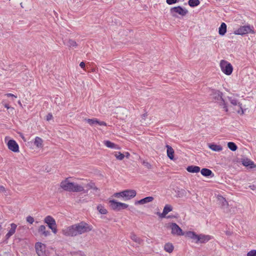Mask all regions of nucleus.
Wrapping results in <instances>:
<instances>
[{"mask_svg": "<svg viewBox=\"0 0 256 256\" xmlns=\"http://www.w3.org/2000/svg\"><path fill=\"white\" fill-rule=\"evenodd\" d=\"M92 226L84 222L74 224L62 230V234L66 236H76L91 231Z\"/></svg>", "mask_w": 256, "mask_h": 256, "instance_id": "1", "label": "nucleus"}, {"mask_svg": "<svg viewBox=\"0 0 256 256\" xmlns=\"http://www.w3.org/2000/svg\"><path fill=\"white\" fill-rule=\"evenodd\" d=\"M69 178L62 180L60 184V186L64 190L70 192H81L84 190V188L76 183L71 182L68 180Z\"/></svg>", "mask_w": 256, "mask_h": 256, "instance_id": "2", "label": "nucleus"}, {"mask_svg": "<svg viewBox=\"0 0 256 256\" xmlns=\"http://www.w3.org/2000/svg\"><path fill=\"white\" fill-rule=\"evenodd\" d=\"M136 192L134 190H126L114 194L115 196L124 198V200H129L136 196Z\"/></svg>", "mask_w": 256, "mask_h": 256, "instance_id": "3", "label": "nucleus"}, {"mask_svg": "<svg viewBox=\"0 0 256 256\" xmlns=\"http://www.w3.org/2000/svg\"><path fill=\"white\" fill-rule=\"evenodd\" d=\"M210 96H211L212 98L216 100H221L222 104H220V105L223 106V108L226 112H227L228 111V107L222 98V93L220 91L212 89L210 90Z\"/></svg>", "mask_w": 256, "mask_h": 256, "instance_id": "4", "label": "nucleus"}, {"mask_svg": "<svg viewBox=\"0 0 256 256\" xmlns=\"http://www.w3.org/2000/svg\"><path fill=\"white\" fill-rule=\"evenodd\" d=\"M220 66L222 71L226 75H230L233 70L232 65L224 60H222L220 62Z\"/></svg>", "mask_w": 256, "mask_h": 256, "instance_id": "5", "label": "nucleus"}, {"mask_svg": "<svg viewBox=\"0 0 256 256\" xmlns=\"http://www.w3.org/2000/svg\"><path fill=\"white\" fill-rule=\"evenodd\" d=\"M44 222L48 224V228L52 230L54 234H56L57 228L56 222L52 216H46L44 219Z\"/></svg>", "mask_w": 256, "mask_h": 256, "instance_id": "6", "label": "nucleus"}, {"mask_svg": "<svg viewBox=\"0 0 256 256\" xmlns=\"http://www.w3.org/2000/svg\"><path fill=\"white\" fill-rule=\"evenodd\" d=\"M109 202L110 204V206L114 210L119 211L122 210L126 209L128 207L127 204L118 202L115 200H110Z\"/></svg>", "mask_w": 256, "mask_h": 256, "instance_id": "7", "label": "nucleus"}, {"mask_svg": "<svg viewBox=\"0 0 256 256\" xmlns=\"http://www.w3.org/2000/svg\"><path fill=\"white\" fill-rule=\"evenodd\" d=\"M114 156L119 160H122L124 157H126V158L127 159H138V156L134 153H132L131 154L128 152H126L124 154H122L120 152H116L114 154Z\"/></svg>", "mask_w": 256, "mask_h": 256, "instance_id": "8", "label": "nucleus"}, {"mask_svg": "<svg viewBox=\"0 0 256 256\" xmlns=\"http://www.w3.org/2000/svg\"><path fill=\"white\" fill-rule=\"evenodd\" d=\"M170 13L173 16L176 17V14H178L182 16H184L188 13V10L186 8H183L180 6L172 8L170 10Z\"/></svg>", "mask_w": 256, "mask_h": 256, "instance_id": "9", "label": "nucleus"}, {"mask_svg": "<svg viewBox=\"0 0 256 256\" xmlns=\"http://www.w3.org/2000/svg\"><path fill=\"white\" fill-rule=\"evenodd\" d=\"M248 33H254V31L251 29L250 26H240L234 32V34L238 35H243Z\"/></svg>", "mask_w": 256, "mask_h": 256, "instance_id": "10", "label": "nucleus"}, {"mask_svg": "<svg viewBox=\"0 0 256 256\" xmlns=\"http://www.w3.org/2000/svg\"><path fill=\"white\" fill-rule=\"evenodd\" d=\"M170 227L172 230L171 233L173 235H176L178 236L184 235V232L176 224L172 223L170 224Z\"/></svg>", "mask_w": 256, "mask_h": 256, "instance_id": "11", "label": "nucleus"}, {"mask_svg": "<svg viewBox=\"0 0 256 256\" xmlns=\"http://www.w3.org/2000/svg\"><path fill=\"white\" fill-rule=\"evenodd\" d=\"M35 248L38 256H44L46 250L45 244L40 242H38L35 245Z\"/></svg>", "mask_w": 256, "mask_h": 256, "instance_id": "12", "label": "nucleus"}, {"mask_svg": "<svg viewBox=\"0 0 256 256\" xmlns=\"http://www.w3.org/2000/svg\"><path fill=\"white\" fill-rule=\"evenodd\" d=\"M8 146L9 150L14 152H18L19 146L16 142L13 140H10L8 142Z\"/></svg>", "mask_w": 256, "mask_h": 256, "instance_id": "13", "label": "nucleus"}, {"mask_svg": "<svg viewBox=\"0 0 256 256\" xmlns=\"http://www.w3.org/2000/svg\"><path fill=\"white\" fill-rule=\"evenodd\" d=\"M172 210V207L170 204H166L163 210L162 213L157 212V214L160 218H164L166 217V215L170 212Z\"/></svg>", "mask_w": 256, "mask_h": 256, "instance_id": "14", "label": "nucleus"}, {"mask_svg": "<svg viewBox=\"0 0 256 256\" xmlns=\"http://www.w3.org/2000/svg\"><path fill=\"white\" fill-rule=\"evenodd\" d=\"M228 100L230 102L232 105L235 106H238L239 107V109L238 110H237L238 113L240 114H243L244 111H243V110H242V104H240V102H238L236 98H232L231 97H228Z\"/></svg>", "mask_w": 256, "mask_h": 256, "instance_id": "15", "label": "nucleus"}, {"mask_svg": "<svg viewBox=\"0 0 256 256\" xmlns=\"http://www.w3.org/2000/svg\"><path fill=\"white\" fill-rule=\"evenodd\" d=\"M85 120L90 124V126H94L96 124H98L100 126H106V124L104 122L99 121L97 118H94L92 119H85Z\"/></svg>", "mask_w": 256, "mask_h": 256, "instance_id": "16", "label": "nucleus"}, {"mask_svg": "<svg viewBox=\"0 0 256 256\" xmlns=\"http://www.w3.org/2000/svg\"><path fill=\"white\" fill-rule=\"evenodd\" d=\"M240 164H242L247 169H252L256 168V165L252 161H237Z\"/></svg>", "mask_w": 256, "mask_h": 256, "instance_id": "17", "label": "nucleus"}, {"mask_svg": "<svg viewBox=\"0 0 256 256\" xmlns=\"http://www.w3.org/2000/svg\"><path fill=\"white\" fill-rule=\"evenodd\" d=\"M211 239V236L209 235L203 234H198V243H206Z\"/></svg>", "mask_w": 256, "mask_h": 256, "instance_id": "18", "label": "nucleus"}, {"mask_svg": "<svg viewBox=\"0 0 256 256\" xmlns=\"http://www.w3.org/2000/svg\"><path fill=\"white\" fill-rule=\"evenodd\" d=\"M186 236L192 239L196 243H198V234L194 232H188L186 233Z\"/></svg>", "mask_w": 256, "mask_h": 256, "instance_id": "19", "label": "nucleus"}, {"mask_svg": "<svg viewBox=\"0 0 256 256\" xmlns=\"http://www.w3.org/2000/svg\"><path fill=\"white\" fill-rule=\"evenodd\" d=\"M16 227L17 225L15 224H10V228L6 235V239H8L12 235L15 233Z\"/></svg>", "mask_w": 256, "mask_h": 256, "instance_id": "20", "label": "nucleus"}, {"mask_svg": "<svg viewBox=\"0 0 256 256\" xmlns=\"http://www.w3.org/2000/svg\"><path fill=\"white\" fill-rule=\"evenodd\" d=\"M201 174L206 177L210 176L212 178L214 176V174L212 171L208 168H203L200 170Z\"/></svg>", "mask_w": 256, "mask_h": 256, "instance_id": "21", "label": "nucleus"}, {"mask_svg": "<svg viewBox=\"0 0 256 256\" xmlns=\"http://www.w3.org/2000/svg\"><path fill=\"white\" fill-rule=\"evenodd\" d=\"M154 199L152 196H148L136 202L135 204H143L152 202Z\"/></svg>", "mask_w": 256, "mask_h": 256, "instance_id": "22", "label": "nucleus"}, {"mask_svg": "<svg viewBox=\"0 0 256 256\" xmlns=\"http://www.w3.org/2000/svg\"><path fill=\"white\" fill-rule=\"evenodd\" d=\"M188 172L191 173H198L200 172V168L199 166H190L186 168Z\"/></svg>", "mask_w": 256, "mask_h": 256, "instance_id": "23", "label": "nucleus"}, {"mask_svg": "<svg viewBox=\"0 0 256 256\" xmlns=\"http://www.w3.org/2000/svg\"><path fill=\"white\" fill-rule=\"evenodd\" d=\"M208 146L210 149L215 152H220L222 150V147L221 146L216 144L214 143L209 144Z\"/></svg>", "mask_w": 256, "mask_h": 256, "instance_id": "24", "label": "nucleus"}, {"mask_svg": "<svg viewBox=\"0 0 256 256\" xmlns=\"http://www.w3.org/2000/svg\"><path fill=\"white\" fill-rule=\"evenodd\" d=\"M38 232L40 233H42V234L44 236H47L50 234V231L46 230V227L44 225H41L39 227Z\"/></svg>", "mask_w": 256, "mask_h": 256, "instance_id": "25", "label": "nucleus"}, {"mask_svg": "<svg viewBox=\"0 0 256 256\" xmlns=\"http://www.w3.org/2000/svg\"><path fill=\"white\" fill-rule=\"evenodd\" d=\"M64 43L69 48H76L78 46L76 42L72 39H69L66 42H64Z\"/></svg>", "mask_w": 256, "mask_h": 256, "instance_id": "26", "label": "nucleus"}, {"mask_svg": "<svg viewBox=\"0 0 256 256\" xmlns=\"http://www.w3.org/2000/svg\"><path fill=\"white\" fill-rule=\"evenodd\" d=\"M166 147L167 148V155L168 156L170 159L173 160L174 157V150L173 148L170 146L166 145Z\"/></svg>", "mask_w": 256, "mask_h": 256, "instance_id": "27", "label": "nucleus"}, {"mask_svg": "<svg viewBox=\"0 0 256 256\" xmlns=\"http://www.w3.org/2000/svg\"><path fill=\"white\" fill-rule=\"evenodd\" d=\"M226 32V25L225 23H222L218 28V33L221 36H224Z\"/></svg>", "mask_w": 256, "mask_h": 256, "instance_id": "28", "label": "nucleus"}, {"mask_svg": "<svg viewBox=\"0 0 256 256\" xmlns=\"http://www.w3.org/2000/svg\"><path fill=\"white\" fill-rule=\"evenodd\" d=\"M164 249L166 252L171 253L174 250V246L170 243H167L164 245Z\"/></svg>", "mask_w": 256, "mask_h": 256, "instance_id": "29", "label": "nucleus"}, {"mask_svg": "<svg viewBox=\"0 0 256 256\" xmlns=\"http://www.w3.org/2000/svg\"><path fill=\"white\" fill-rule=\"evenodd\" d=\"M42 140L41 138L37 136L35 138L34 144L38 148H42Z\"/></svg>", "mask_w": 256, "mask_h": 256, "instance_id": "30", "label": "nucleus"}, {"mask_svg": "<svg viewBox=\"0 0 256 256\" xmlns=\"http://www.w3.org/2000/svg\"><path fill=\"white\" fill-rule=\"evenodd\" d=\"M104 144L108 148H116L117 146L114 143L109 141V140H106L104 141Z\"/></svg>", "mask_w": 256, "mask_h": 256, "instance_id": "31", "label": "nucleus"}, {"mask_svg": "<svg viewBox=\"0 0 256 256\" xmlns=\"http://www.w3.org/2000/svg\"><path fill=\"white\" fill-rule=\"evenodd\" d=\"M96 208L99 212L101 214H105L108 212L107 210L102 204L98 205Z\"/></svg>", "mask_w": 256, "mask_h": 256, "instance_id": "32", "label": "nucleus"}, {"mask_svg": "<svg viewBox=\"0 0 256 256\" xmlns=\"http://www.w3.org/2000/svg\"><path fill=\"white\" fill-rule=\"evenodd\" d=\"M130 238L134 242L140 244L142 242V240L134 234L132 233L130 234Z\"/></svg>", "mask_w": 256, "mask_h": 256, "instance_id": "33", "label": "nucleus"}, {"mask_svg": "<svg viewBox=\"0 0 256 256\" xmlns=\"http://www.w3.org/2000/svg\"><path fill=\"white\" fill-rule=\"evenodd\" d=\"M86 188H87L88 190L92 189L96 192L98 190V188L95 186L94 184L92 182L88 184L86 186Z\"/></svg>", "mask_w": 256, "mask_h": 256, "instance_id": "34", "label": "nucleus"}, {"mask_svg": "<svg viewBox=\"0 0 256 256\" xmlns=\"http://www.w3.org/2000/svg\"><path fill=\"white\" fill-rule=\"evenodd\" d=\"M188 3L190 6L194 7L198 6L200 2L199 0H189Z\"/></svg>", "mask_w": 256, "mask_h": 256, "instance_id": "35", "label": "nucleus"}, {"mask_svg": "<svg viewBox=\"0 0 256 256\" xmlns=\"http://www.w3.org/2000/svg\"><path fill=\"white\" fill-rule=\"evenodd\" d=\"M228 146L232 151H236L238 148V147L236 144L233 142H228Z\"/></svg>", "mask_w": 256, "mask_h": 256, "instance_id": "36", "label": "nucleus"}, {"mask_svg": "<svg viewBox=\"0 0 256 256\" xmlns=\"http://www.w3.org/2000/svg\"><path fill=\"white\" fill-rule=\"evenodd\" d=\"M218 198V200L220 201V202L222 203V206H225L228 205V202L224 198L220 196Z\"/></svg>", "mask_w": 256, "mask_h": 256, "instance_id": "37", "label": "nucleus"}, {"mask_svg": "<svg viewBox=\"0 0 256 256\" xmlns=\"http://www.w3.org/2000/svg\"><path fill=\"white\" fill-rule=\"evenodd\" d=\"M142 164L146 168L150 169L152 167V164L148 161H142Z\"/></svg>", "mask_w": 256, "mask_h": 256, "instance_id": "38", "label": "nucleus"}, {"mask_svg": "<svg viewBox=\"0 0 256 256\" xmlns=\"http://www.w3.org/2000/svg\"><path fill=\"white\" fill-rule=\"evenodd\" d=\"M26 220L30 224H32L34 221V218L30 216L26 217Z\"/></svg>", "mask_w": 256, "mask_h": 256, "instance_id": "39", "label": "nucleus"}, {"mask_svg": "<svg viewBox=\"0 0 256 256\" xmlns=\"http://www.w3.org/2000/svg\"><path fill=\"white\" fill-rule=\"evenodd\" d=\"M247 256H256V250H252L247 254Z\"/></svg>", "mask_w": 256, "mask_h": 256, "instance_id": "40", "label": "nucleus"}, {"mask_svg": "<svg viewBox=\"0 0 256 256\" xmlns=\"http://www.w3.org/2000/svg\"><path fill=\"white\" fill-rule=\"evenodd\" d=\"M178 0H166V2L168 4H172L176 3Z\"/></svg>", "mask_w": 256, "mask_h": 256, "instance_id": "41", "label": "nucleus"}, {"mask_svg": "<svg viewBox=\"0 0 256 256\" xmlns=\"http://www.w3.org/2000/svg\"><path fill=\"white\" fill-rule=\"evenodd\" d=\"M53 118V116L52 114H48V115L46 116V120L48 121H50V120H52Z\"/></svg>", "mask_w": 256, "mask_h": 256, "instance_id": "42", "label": "nucleus"}, {"mask_svg": "<svg viewBox=\"0 0 256 256\" xmlns=\"http://www.w3.org/2000/svg\"><path fill=\"white\" fill-rule=\"evenodd\" d=\"M6 96L8 97H14V98H16V96H14V94H10V93H8V94H6Z\"/></svg>", "mask_w": 256, "mask_h": 256, "instance_id": "43", "label": "nucleus"}, {"mask_svg": "<svg viewBox=\"0 0 256 256\" xmlns=\"http://www.w3.org/2000/svg\"><path fill=\"white\" fill-rule=\"evenodd\" d=\"M80 66L82 68H84V66H85V63L83 62H81L80 64Z\"/></svg>", "mask_w": 256, "mask_h": 256, "instance_id": "44", "label": "nucleus"}, {"mask_svg": "<svg viewBox=\"0 0 256 256\" xmlns=\"http://www.w3.org/2000/svg\"><path fill=\"white\" fill-rule=\"evenodd\" d=\"M4 191L5 188L3 186L0 185V192H3Z\"/></svg>", "mask_w": 256, "mask_h": 256, "instance_id": "45", "label": "nucleus"}, {"mask_svg": "<svg viewBox=\"0 0 256 256\" xmlns=\"http://www.w3.org/2000/svg\"><path fill=\"white\" fill-rule=\"evenodd\" d=\"M4 107H5L7 109L10 108V106H8V104H5L4 105Z\"/></svg>", "mask_w": 256, "mask_h": 256, "instance_id": "46", "label": "nucleus"}, {"mask_svg": "<svg viewBox=\"0 0 256 256\" xmlns=\"http://www.w3.org/2000/svg\"><path fill=\"white\" fill-rule=\"evenodd\" d=\"M43 171H46V172H50V170L48 169L47 168H46L45 169H43L42 170Z\"/></svg>", "mask_w": 256, "mask_h": 256, "instance_id": "47", "label": "nucleus"}, {"mask_svg": "<svg viewBox=\"0 0 256 256\" xmlns=\"http://www.w3.org/2000/svg\"><path fill=\"white\" fill-rule=\"evenodd\" d=\"M182 194H186V191L184 190H182Z\"/></svg>", "mask_w": 256, "mask_h": 256, "instance_id": "48", "label": "nucleus"}, {"mask_svg": "<svg viewBox=\"0 0 256 256\" xmlns=\"http://www.w3.org/2000/svg\"><path fill=\"white\" fill-rule=\"evenodd\" d=\"M172 217H173L172 216H168L166 218H172Z\"/></svg>", "mask_w": 256, "mask_h": 256, "instance_id": "49", "label": "nucleus"}, {"mask_svg": "<svg viewBox=\"0 0 256 256\" xmlns=\"http://www.w3.org/2000/svg\"><path fill=\"white\" fill-rule=\"evenodd\" d=\"M18 104H20V106H22V104L20 101L18 102Z\"/></svg>", "mask_w": 256, "mask_h": 256, "instance_id": "50", "label": "nucleus"}]
</instances>
